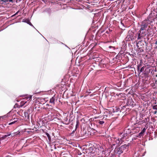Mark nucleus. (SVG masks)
<instances>
[{
	"mask_svg": "<svg viewBox=\"0 0 157 157\" xmlns=\"http://www.w3.org/2000/svg\"><path fill=\"white\" fill-rule=\"evenodd\" d=\"M22 22L27 23L30 25L33 26L29 21L28 19H23L22 21Z\"/></svg>",
	"mask_w": 157,
	"mask_h": 157,
	"instance_id": "obj_7",
	"label": "nucleus"
},
{
	"mask_svg": "<svg viewBox=\"0 0 157 157\" xmlns=\"http://www.w3.org/2000/svg\"><path fill=\"white\" fill-rule=\"evenodd\" d=\"M157 17V13H156V14L155 15V17Z\"/></svg>",
	"mask_w": 157,
	"mask_h": 157,
	"instance_id": "obj_17",
	"label": "nucleus"
},
{
	"mask_svg": "<svg viewBox=\"0 0 157 157\" xmlns=\"http://www.w3.org/2000/svg\"><path fill=\"white\" fill-rule=\"evenodd\" d=\"M139 32L138 34V39H140L141 37H144L146 35L144 29H140Z\"/></svg>",
	"mask_w": 157,
	"mask_h": 157,
	"instance_id": "obj_2",
	"label": "nucleus"
},
{
	"mask_svg": "<svg viewBox=\"0 0 157 157\" xmlns=\"http://www.w3.org/2000/svg\"><path fill=\"white\" fill-rule=\"evenodd\" d=\"M11 134H7L6 135H5L4 136L3 138H4L5 137H7L9 136H10V135H11Z\"/></svg>",
	"mask_w": 157,
	"mask_h": 157,
	"instance_id": "obj_12",
	"label": "nucleus"
},
{
	"mask_svg": "<svg viewBox=\"0 0 157 157\" xmlns=\"http://www.w3.org/2000/svg\"><path fill=\"white\" fill-rule=\"evenodd\" d=\"M104 152H105V151H103V152H102V153H104Z\"/></svg>",
	"mask_w": 157,
	"mask_h": 157,
	"instance_id": "obj_22",
	"label": "nucleus"
},
{
	"mask_svg": "<svg viewBox=\"0 0 157 157\" xmlns=\"http://www.w3.org/2000/svg\"><path fill=\"white\" fill-rule=\"evenodd\" d=\"M146 22L147 21H144L142 22L140 29H145L147 27V24L146 23Z\"/></svg>",
	"mask_w": 157,
	"mask_h": 157,
	"instance_id": "obj_4",
	"label": "nucleus"
},
{
	"mask_svg": "<svg viewBox=\"0 0 157 157\" xmlns=\"http://www.w3.org/2000/svg\"><path fill=\"white\" fill-rule=\"evenodd\" d=\"M13 1V0H9V2H12Z\"/></svg>",
	"mask_w": 157,
	"mask_h": 157,
	"instance_id": "obj_18",
	"label": "nucleus"
},
{
	"mask_svg": "<svg viewBox=\"0 0 157 157\" xmlns=\"http://www.w3.org/2000/svg\"><path fill=\"white\" fill-rule=\"evenodd\" d=\"M155 44H157V40L156 41Z\"/></svg>",
	"mask_w": 157,
	"mask_h": 157,
	"instance_id": "obj_20",
	"label": "nucleus"
},
{
	"mask_svg": "<svg viewBox=\"0 0 157 157\" xmlns=\"http://www.w3.org/2000/svg\"><path fill=\"white\" fill-rule=\"evenodd\" d=\"M19 133H20V132H19L17 134H18Z\"/></svg>",
	"mask_w": 157,
	"mask_h": 157,
	"instance_id": "obj_23",
	"label": "nucleus"
},
{
	"mask_svg": "<svg viewBox=\"0 0 157 157\" xmlns=\"http://www.w3.org/2000/svg\"><path fill=\"white\" fill-rule=\"evenodd\" d=\"M55 99L54 98L52 97L50 100V102L52 103H53L54 101H55Z\"/></svg>",
	"mask_w": 157,
	"mask_h": 157,
	"instance_id": "obj_8",
	"label": "nucleus"
},
{
	"mask_svg": "<svg viewBox=\"0 0 157 157\" xmlns=\"http://www.w3.org/2000/svg\"><path fill=\"white\" fill-rule=\"evenodd\" d=\"M128 104L131 106H134L136 104L132 99H129L128 101Z\"/></svg>",
	"mask_w": 157,
	"mask_h": 157,
	"instance_id": "obj_5",
	"label": "nucleus"
},
{
	"mask_svg": "<svg viewBox=\"0 0 157 157\" xmlns=\"http://www.w3.org/2000/svg\"><path fill=\"white\" fill-rule=\"evenodd\" d=\"M17 121V120H15L13 121H12V122H11V123H10L9 124V125H10V124H14V123H15L16 121Z\"/></svg>",
	"mask_w": 157,
	"mask_h": 157,
	"instance_id": "obj_10",
	"label": "nucleus"
},
{
	"mask_svg": "<svg viewBox=\"0 0 157 157\" xmlns=\"http://www.w3.org/2000/svg\"><path fill=\"white\" fill-rule=\"evenodd\" d=\"M153 108L154 109H157V106L156 105L153 106Z\"/></svg>",
	"mask_w": 157,
	"mask_h": 157,
	"instance_id": "obj_13",
	"label": "nucleus"
},
{
	"mask_svg": "<svg viewBox=\"0 0 157 157\" xmlns=\"http://www.w3.org/2000/svg\"><path fill=\"white\" fill-rule=\"evenodd\" d=\"M125 131H124V134H121L120 135L121 138L116 140L117 144H119L120 142H122L123 141V140L126 139V137L128 135V134L127 133H125Z\"/></svg>",
	"mask_w": 157,
	"mask_h": 157,
	"instance_id": "obj_1",
	"label": "nucleus"
},
{
	"mask_svg": "<svg viewBox=\"0 0 157 157\" xmlns=\"http://www.w3.org/2000/svg\"><path fill=\"white\" fill-rule=\"evenodd\" d=\"M142 68H141V70H143Z\"/></svg>",
	"mask_w": 157,
	"mask_h": 157,
	"instance_id": "obj_25",
	"label": "nucleus"
},
{
	"mask_svg": "<svg viewBox=\"0 0 157 157\" xmlns=\"http://www.w3.org/2000/svg\"><path fill=\"white\" fill-rule=\"evenodd\" d=\"M127 147L126 145H124L121 146L118 150V154H120L123 152V150L125 149L126 147Z\"/></svg>",
	"mask_w": 157,
	"mask_h": 157,
	"instance_id": "obj_3",
	"label": "nucleus"
},
{
	"mask_svg": "<svg viewBox=\"0 0 157 157\" xmlns=\"http://www.w3.org/2000/svg\"><path fill=\"white\" fill-rule=\"evenodd\" d=\"M17 134H16V133H14V134H12V136H14V135H17Z\"/></svg>",
	"mask_w": 157,
	"mask_h": 157,
	"instance_id": "obj_16",
	"label": "nucleus"
},
{
	"mask_svg": "<svg viewBox=\"0 0 157 157\" xmlns=\"http://www.w3.org/2000/svg\"><path fill=\"white\" fill-rule=\"evenodd\" d=\"M111 47H112L111 46H109V48H111Z\"/></svg>",
	"mask_w": 157,
	"mask_h": 157,
	"instance_id": "obj_21",
	"label": "nucleus"
},
{
	"mask_svg": "<svg viewBox=\"0 0 157 157\" xmlns=\"http://www.w3.org/2000/svg\"><path fill=\"white\" fill-rule=\"evenodd\" d=\"M32 96L31 95H30L29 97H27L26 99L28 101H29L32 98Z\"/></svg>",
	"mask_w": 157,
	"mask_h": 157,
	"instance_id": "obj_9",
	"label": "nucleus"
},
{
	"mask_svg": "<svg viewBox=\"0 0 157 157\" xmlns=\"http://www.w3.org/2000/svg\"><path fill=\"white\" fill-rule=\"evenodd\" d=\"M9 0H7V2H9Z\"/></svg>",
	"mask_w": 157,
	"mask_h": 157,
	"instance_id": "obj_24",
	"label": "nucleus"
},
{
	"mask_svg": "<svg viewBox=\"0 0 157 157\" xmlns=\"http://www.w3.org/2000/svg\"><path fill=\"white\" fill-rule=\"evenodd\" d=\"M146 129L145 128H144L141 132L139 133V135L138 136V137H140L144 135V133L145 132Z\"/></svg>",
	"mask_w": 157,
	"mask_h": 157,
	"instance_id": "obj_6",
	"label": "nucleus"
},
{
	"mask_svg": "<svg viewBox=\"0 0 157 157\" xmlns=\"http://www.w3.org/2000/svg\"><path fill=\"white\" fill-rule=\"evenodd\" d=\"M104 122L103 121H100V124H103V123H104Z\"/></svg>",
	"mask_w": 157,
	"mask_h": 157,
	"instance_id": "obj_14",
	"label": "nucleus"
},
{
	"mask_svg": "<svg viewBox=\"0 0 157 157\" xmlns=\"http://www.w3.org/2000/svg\"><path fill=\"white\" fill-rule=\"evenodd\" d=\"M27 101L25 100V101H23L21 102V103L22 105H24L26 103Z\"/></svg>",
	"mask_w": 157,
	"mask_h": 157,
	"instance_id": "obj_11",
	"label": "nucleus"
},
{
	"mask_svg": "<svg viewBox=\"0 0 157 157\" xmlns=\"http://www.w3.org/2000/svg\"><path fill=\"white\" fill-rule=\"evenodd\" d=\"M142 68H141V70H143Z\"/></svg>",
	"mask_w": 157,
	"mask_h": 157,
	"instance_id": "obj_26",
	"label": "nucleus"
},
{
	"mask_svg": "<svg viewBox=\"0 0 157 157\" xmlns=\"http://www.w3.org/2000/svg\"><path fill=\"white\" fill-rule=\"evenodd\" d=\"M157 110L156 111H155V114L156 113H157Z\"/></svg>",
	"mask_w": 157,
	"mask_h": 157,
	"instance_id": "obj_19",
	"label": "nucleus"
},
{
	"mask_svg": "<svg viewBox=\"0 0 157 157\" xmlns=\"http://www.w3.org/2000/svg\"><path fill=\"white\" fill-rule=\"evenodd\" d=\"M7 0H2V1L5 2H7Z\"/></svg>",
	"mask_w": 157,
	"mask_h": 157,
	"instance_id": "obj_15",
	"label": "nucleus"
}]
</instances>
